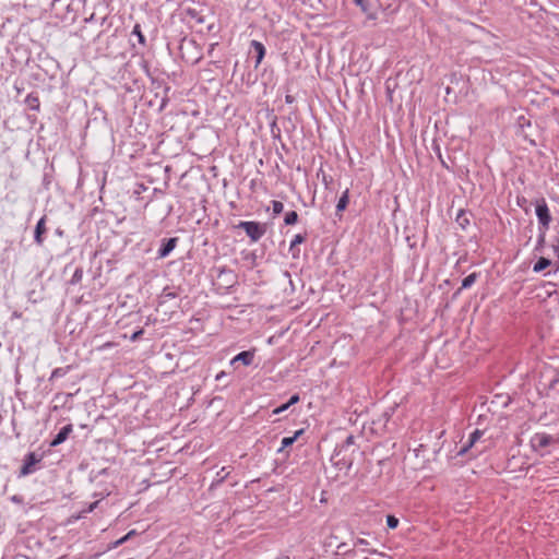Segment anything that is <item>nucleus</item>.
I'll use <instances>...</instances> for the list:
<instances>
[{
    "label": "nucleus",
    "mask_w": 559,
    "mask_h": 559,
    "mask_svg": "<svg viewBox=\"0 0 559 559\" xmlns=\"http://www.w3.org/2000/svg\"><path fill=\"white\" fill-rule=\"evenodd\" d=\"M354 445V436L349 435L344 441L337 443L331 456L332 464L338 469H349L353 465V459L348 454V449Z\"/></svg>",
    "instance_id": "f257e3e1"
},
{
    "label": "nucleus",
    "mask_w": 559,
    "mask_h": 559,
    "mask_svg": "<svg viewBox=\"0 0 559 559\" xmlns=\"http://www.w3.org/2000/svg\"><path fill=\"white\" fill-rule=\"evenodd\" d=\"M182 289L176 286H166L157 297V308L162 309L165 313L173 312L174 308H178L177 300L180 298Z\"/></svg>",
    "instance_id": "f03ea898"
},
{
    "label": "nucleus",
    "mask_w": 559,
    "mask_h": 559,
    "mask_svg": "<svg viewBox=\"0 0 559 559\" xmlns=\"http://www.w3.org/2000/svg\"><path fill=\"white\" fill-rule=\"evenodd\" d=\"M234 229H242L250 242H258L269 229V223L258 221H240L234 225Z\"/></svg>",
    "instance_id": "7ed1b4c3"
},
{
    "label": "nucleus",
    "mask_w": 559,
    "mask_h": 559,
    "mask_svg": "<svg viewBox=\"0 0 559 559\" xmlns=\"http://www.w3.org/2000/svg\"><path fill=\"white\" fill-rule=\"evenodd\" d=\"M213 271L216 272L217 282L213 283L216 286V292L221 294L228 293L237 284V275L228 266L214 267Z\"/></svg>",
    "instance_id": "20e7f679"
},
{
    "label": "nucleus",
    "mask_w": 559,
    "mask_h": 559,
    "mask_svg": "<svg viewBox=\"0 0 559 559\" xmlns=\"http://www.w3.org/2000/svg\"><path fill=\"white\" fill-rule=\"evenodd\" d=\"M556 444H559V438L546 432H536L531 438V447L533 451L538 452L542 456L548 454L550 451L547 449Z\"/></svg>",
    "instance_id": "39448f33"
},
{
    "label": "nucleus",
    "mask_w": 559,
    "mask_h": 559,
    "mask_svg": "<svg viewBox=\"0 0 559 559\" xmlns=\"http://www.w3.org/2000/svg\"><path fill=\"white\" fill-rule=\"evenodd\" d=\"M533 203L535 205V214L538 219V231L549 229L552 216L545 198L540 197L536 199Z\"/></svg>",
    "instance_id": "423d86ee"
},
{
    "label": "nucleus",
    "mask_w": 559,
    "mask_h": 559,
    "mask_svg": "<svg viewBox=\"0 0 559 559\" xmlns=\"http://www.w3.org/2000/svg\"><path fill=\"white\" fill-rule=\"evenodd\" d=\"M45 453L28 452L23 459V463L19 471V476L24 477L35 473L38 464L43 461Z\"/></svg>",
    "instance_id": "0eeeda50"
},
{
    "label": "nucleus",
    "mask_w": 559,
    "mask_h": 559,
    "mask_svg": "<svg viewBox=\"0 0 559 559\" xmlns=\"http://www.w3.org/2000/svg\"><path fill=\"white\" fill-rule=\"evenodd\" d=\"M123 39L116 33L109 35L106 39V46L103 49L104 56L109 58H117L119 56L124 57V52L121 50Z\"/></svg>",
    "instance_id": "6e6552de"
},
{
    "label": "nucleus",
    "mask_w": 559,
    "mask_h": 559,
    "mask_svg": "<svg viewBox=\"0 0 559 559\" xmlns=\"http://www.w3.org/2000/svg\"><path fill=\"white\" fill-rule=\"evenodd\" d=\"M266 55L265 46L259 40H251L249 56L254 60V69H258Z\"/></svg>",
    "instance_id": "1a4fd4ad"
},
{
    "label": "nucleus",
    "mask_w": 559,
    "mask_h": 559,
    "mask_svg": "<svg viewBox=\"0 0 559 559\" xmlns=\"http://www.w3.org/2000/svg\"><path fill=\"white\" fill-rule=\"evenodd\" d=\"M255 352H257L255 348H251L249 350L240 352L239 354H237L236 356H234L230 359L229 365L234 369L237 368L238 364H241L243 366H251L253 364V360H254V357H255Z\"/></svg>",
    "instance_id": "9d476101"
},
{
    "label": "nucleus",
    "mask_w": 559,
    "mask_h": 559,
    "mask_svg": "<svg viewBox=\"0 0 559 559\" xmlns=\"http://www.w3.org/2000/svg\"><path fill=\"white\" fill-rule=\"evenodd\" d=\"M178 242H179V237L163 238L160 240V246L157 250L156 258L157 259L167 258L174 251V249L177 247Z\"/></svg>",
    "instance_id": "9b49d317"
},
{
    "label": "nucleus",
    "mask_w": 559,
    "mask_h": 559,
    "mask_svg": "<svg viewBox=\"0 0 559 559\" xmlns=\"http://www.w3.org/2000/svg\"><path fill=\"white\" fill-rule=\"evenodd\" d=\"M46 222L47 216L43 215L35 225L34 242L39 247H41L45 242V236L47 234Z\"/></svg>",
    "instance_id": "f8f14e48"
},
{
    "label": "nucleus",
    "mask_w": 559,
    "mask_h": 559,
    "mask_svg": "<svg viewBox=\"0 0 559 559\" xmlns=\"http://www.w3.org/2000/svg\"><path fill=\"white\" fill-rule=\"evenodd\" d=\"M350 201V191L346 188L337 200L335 205V217L340 221L343 218L344 212L347 210Z\"/></svg>",
    "instance_id": "ddd939ff"
},
{
    "label": "nucleus",
    "mask_w": 559,
    "mask_h": 559,
    "mask_svg": "<svg viewBox=\"0 0 559 559\" xmlns=\"http://www.w3.org/2000/svg\"><path fill=\"white\" fill-rule=\"evenodd\" d=\"M131 47H132L131 57L132 58H139V64L141 67V69L144 71L146 76L152 81V83H155V79H154V76H153V74L151 72L150 61L144 57V55L142 52H140L135 48L134 44H131Z\"/></svg>",
    "instance_id": "4468645a"
},
{
    "label": "nucleus",
    "mask_w": 559,
    "mask_h": 559,
    "mask_svg": "<svg viewBox=\"0 0 559 559\" xmlns=\"http://www.w3.org/2000/svg\"><path fill=\"white\" fill-rule=\"evenodd\" d=\"M72 431H73L72 424H68V425L63 426L58 431V433L55 435V437L51 439V441L49 442V447L55 448V447H58L59 444L63 443L70 437Z\"/></svg>",
    "instance_id": "2eb2a0df"
},
{
    "label": "nucleus",
    "mask_w": 559,
    "mask_h": 559,
    "mask_svg": "<svg viewBox=\"0 0 559 559\" xmlns=\"http://www.w3.org/2000/svg\"><path fill=\"white\" fill-rule=\"evenodd\" d=\"M72 397H73L72 393H63V392L56 393L52 399L53 409L55 411H57L59 408L70 409L72 406L68 405V404L71 402Z\"/></svg>",
    "instance_id": "dca6fc26"
},
{
    "label": "nucleus",
    "mask_w": 559,
    "mask_h": 559,
    "mask_svg": "<svg viewBox=\"0 0 559 559\" xmlns=\"http://www.w3.org/2000/svg\"><path fill=\"white\" fill-rule=\"evenodd\" d=\"M182 20L187 21L188 23L194 21L197 24L204 23V16L201 14V12L195 8H186L181 11Z\"/></svg>",
    "instance_id": "f3484780"
},
{
    "label": "nucleus",
    "mask_w": 559,
    "mask_h": 559,
    "mask_svg": "<svg viewBox=\"0 0 559 559\" xmlns=\"http://www.w3.org/2000/svg\"><path fill=\"white\" fill-rule=\"evenodd\" d=\"M396 407L397 405H393V406H390L388 408H385L377 419H373L372 420V424L373 425H377V426H380L381 428H384L386 426V424L390 421V419L392 418V416L394 415L395 411H396Z\"/></svg>",
    "instance_id": "a211bd4d"
},
{
    "label": "nucleus",
    "mask_w": 559,
    "mask_h": 559,
    "mask_svg": "<svg viewBox=\"0 0 559 559\" xmlns=\"http://www.w3.org/2000/svg\"><path fill=\"white\" fill-rule=\"evenodd\" d=\"M24 103L29 110H33V111L40 110V100H39L38 94L36 92H32V93L27 94Z\"/></svg>",
    "instance_id": "6ab92c4d"
},
{
    "label": "nucleus",
    "mask_w": 559,
    "mask_h": 559,
    "mask_svg": "<svg viewBox=\"0 0 559 559\" xmlns=\"http://www.w3.org/2000/svg\"><path fill=\"white\" fill-rule=\"evenodd\" d=\"M468 216H472V213L469 211L461 209L455 217V222L463 230L467 229V227L469 226Z\"/></svg>",
    "instance_id": "aec40b11"
},
{
    "label": "nucleus",
    "mask_w": 559,
    "mask_h": 559,
    "mask_svg": "<svg viewBox=\"0 0 559 559\" xmlns=\"http://www.w3.org/2000/svg\"><path fill=\"white\" fill-rule=\"evenodd\" d=\"M138 535H139V533L135 530H131L126 535H123L121 538L110 543L108 545L107 549L111 550V549L118 548L119 546L131 540L134 536H138Z\"/></svg>",
    "instance_id": "412c9836"
},
{
    "label": "nucleus",
    "mask_w": 559,
    "mask_h": 559,
    "mask_svg": "<svg viewBox=\"0 0 559 559\" xmlns=\"http://www.w3.org/2000/svg\"><path fill=\"white\" fill-rule=\"evenodd\" d=\"M432 151L436 154V156L439 159V162L441 163L442 167L448 169V170H451L450 165L443 158V154L441 153V146H440V143H439V141L437 139H435L432 141Z\"/></svg>",
    "instance_id": "4be33fe9"
},
{
    "label": "nucleus",
    "mask_w": 559,
    "mask_h": 559,
    "mask_svg": "<svg viewBox=\"0 0 559 559\" xmlns=\"http://www.w3.org/2000/svg\"><path fill=\"white\" fill-rule=\"evenodd\" d=\"M552 264V261L546 257H539L533 265V272L540 273Z\"/></svg>",
    "instance_id": "5701e85b"
},
{
    "label": "nucleus",
    "mask_w": 559,
    "mask_h": 559,
    "mask_svg": "<svg viewBox=\"0 0 559 559\" xmlns=\"http://www.w3.org/2000/svg\"><path fill=\"white\" fill-rule=\"evenodd\" d=\"M230 376H231V373L226 372V371H219V372L215 376V380L222 384V385L218 388L219 390H224V389H226L227 386H229V384H230V382H231V380H230Z\"/></svg>",
    "instance_id": "b1692460"
},
{
    "label": "nucleus",
    "mask_w": 559,
    "mask_h": 559,
    "mask_svg": "<svg viewBox=\"0 0 559 559\" xmlns=\"http://www.w3.org/2000/svg\"><path fill=\"white\" fill-rule=\"evenodd\" d=\"M532 122L528 118L520 116L518 119V126L521 129L525 140H528L531 144L536 145L535 141L530 139L528 134L524 132L525 127H531Z\"/></svg>",
    "instance_id": "393cba45"
},
{
    "label": "nucleus",
    "mask_w": 559,
    "mask_h": 559,
    "mask_svg": "<svg viewBox=\"0 0 559 559\" xmlns=\"http://www.w3.org/2000/svg\"><path fill=\"white\" fill-rule=\"evenodd\" d=\"M131 35H133V36H135V37H136L139 45H141L142 47H146V46H147L146 37H145V35L143 34L142 28H141V25H140L139 23H136V24L133 26V29H132V32H131Z\"/></svg>",
    "instance_id": "a878e982"
},
{
    "label": "nucleus",
    "mask_w": 559,
    "mask_h": 559,
    "mask_svg": "<svg viewBox=\"0 0 559 559\" xmlns=\"http://www.w3.org/2000/svg\"><path fill=\"white\" fill-rule=\"evenodd\" d=\"M229 474H230V466L222 467L221 471L217 472L216 478L212 483L211 487H214V486H217V485H221L222 483H224L225 479L229 476Z\"/></svg>",
    "instance_id": "bb28decb"
},
{
    "label": "nucleus",
    "mask_w": 559,
    "mask_h": 559,
    "mask_svg": "<svg viewBox=\"0 0 559 559\" xmlns=\"http://www.w3.org/2000/svg\"><path fill=\"white\" fill-rule=\"evenodd\" d=\"M548 229H544V231H538L537 241L534 248V253H542L545 245H546V233Z\"/></svg>",
    "instance_id": "cd10ccee"
},
{
    "label": "nucleus",
    "mask_w": 559,
    "mask_h": 559,
    "mask_svg": "<svg viewBox=\"0 0 559 559\" xmlns=\"http://www.w3.org/2000/svg\"><path fill=\"white\" fill-rule=\"evenodd\" d=\"M71 366H66L53 369L48 381L53 382V380L64 377L71 370Z\"/></svg>",
    "instance_id": "c85d7f7f"
},
{
    "label": "nucleus",
    "mask_w": 559,
    "mask_h": 559,
    "mask_svg": "<svg viewBox=\"0 0 559 559\" xmlns=\"http://www.w3.org/2000/svg\"><path fill=\"white\" fill-rule=\"evenodd\" d=\"M478 277H479V273H476V272H473L469 275H467L466 277H464L462 280L461 289H467V288L472 287L475 284V282L478 280Z\"/></svg>",
    "instance_id": "c756f323"
},
{
    "label": "nucleus",
    "mask_w": 559,
    "mask_h": 559,
    "mask_svg": "<svg viewBox=\"0 0 559 559\" xmlns=\"http://www.w3.org/2000/svg\"><path fill=\"white\" fill-rule=\"evenodd\" d=\"M299 221V214L296 211L286 212L284 215V225L293 226Z\"/></svg>",
    "instance_id": "7c9ffc66"
},
{
    "label": "nucleus",
    "mask_w": 559,
    "mask_h": 559,
    "mask_svg": "<svg viewBox=\"0 0 559 559\" xmlns=\"http://www.w3.org/2000/svg\"><path fill=\"white\" fill-rule=\"evenodd\" d=\"M241 82L246 86H252L257 82V75H254L251 71L243 73L241 76Z\"/></svg>",
    "instance_id": "2f4dec72"
},
{
    "label": "nucleus",
    "mask_w": 559,
    "mask_h": 559,
    "mask_svg": "<svg viewBox=\"0 0 559 559\" xmlns=\"http://www.w3.org/2000/svg\"><path fill=\"white\" fill-rule=\"evenodd\" d=\"M82 277H83V269L81 266L76 267L72 277L70 278L69 281V284L70 285H78L81 283L82 281Z\"/></svg>",
    "instance_id": "473e14b6"
},
{
    "label": "nucleus",
    "mask_w": 559,
    "mask_h": 559,
    "mask_svg": "<svg viewBox=\"0 0 559 559\" xmlns=\"http://www.w3.org/2000/svg\"><path fill=\"white\" fill-rule=\"evenodd\" d=\"M484 435V431L480 430V429H475L468 437V440L467 442L469 443V445H475L476 442L483 437Z\"/></svg>",
    "instance_id": "72a5a7b5"
},
{
    "label": "nucleus",
    "mask_w": 559,
    "mask_h": 559,
    "mask_svg": "<svg viewBox=\"0 0 559 559\" xmlns=\"http://www.w3.org/2000/svg\"><path fill=\"white\" fill-rule=\"evenodd\" d=\"M308 231L305 230L304 233L296 234L290 242H295V245L300 246L308 240Z\"/></svg>",
    "instance_id": "f704fd0d"
},
{
    "label": "nucleus",
    "mask_w": 559,
    "mask_h": 559,
    "mask_svg": "<svg viewBox=\"0 0 559 559\" xmlns=\"http://www.w3.org/2000/svg\"><path fill=\"white\" fill-rule=\"evenodd\" d=\"M271 205L273 216L280 215L284 211V204L281 201L273 200Z\"/></svg>",
    "instance_id": "c9c22d12"
},
{
    "label": "nucleus",
    "mask_w": 559,
    "mask_h": 559,
    "mask_svg": "<svg viewBox=\"0 0 559 559\" xmlns=\"http://www.w3.org/2000/svg\"><path fill=\"white\" fill-rule=\"evenodd\" d=\"M400 520L394 514L386 515V526L390 530H395L399 526Z\"/></svg>",
    "instance_id": "e433bc0d"
},
{
    "label": "nucleus",
    "mask_w": 559,
    "mask_h": 559,
    "mask_svg": "<svg viewBox=\"0 0 559 559\" xmlns=\"http://www.w3.org/2000/svg\"><path fill=\"white\" fill-rule=\"evenodd\" d=\"M288 251L292 259L298 260L300 258V248L299 246L295 245V242H290Z\"/></svg>",
    "instance_id": "4c0bfd02"
},
{
    "label": "nucleus",
    "mask_w": 559,
    "mask_h": 559,
    "mask_svg": "<svg viewBox=\"0 0 559 559\" xmlns=\"http://www.w3.org/2000/svg\"><path fill=\"white\" fill-rule=\"evenodd\" d=\"M296 441L294 440L293 436L290 437H284L281 442V448L278 449V452H282L286 448L292 447Z\"/></svg>",
    "instance_id": "58836bf2"
},
{
    "label": "nucleus",
    "mask_w": 559,
    "mask_h": 559,
    "mask_svg": "<svg viewBox=\"0 0 559 559\" xmlns=\"http://www.w3.org/2000/svg\"><path fill=\"white\" fill-rule=\"evenodd\" d=\"M147 190V187L144 183H136L134 190H133V197L136 200H140L141 194Z\"/></svg>",
    "instance_id": "ea45409f"
},
{
    "label": "nucleus",
    "mask_w": 559,
    "mask_h": 559,
    "mask_svg": "<svg viewBox=\"0 0 559 559\" xmlns=\"http://www.w3.org/2000/svg\"><path fill=\"white\" fill-rule=\"evenodd\" d=\"M337 550H338V551H342V554H343L344 556H353V555H355V550H354V549H352V548H348L346 543H341V544L337 546Z\"/></svg>",
    "instance_id": "a19ab883"
},
{
    "label": "nucleus",
    "mask_w": 559,
    "mask_h": 559,
    "mask_svg": "<svg viewBox=\"0 0 559 559\" xmlns=\"http://www.w3.org/2000/svg\"><path fill=\"white\" fill-rule=\"evenodd\" d=\"M320 174L322 175V182L325 186V188L328 189L329 186L333 182V178H332V176L326 175L322 169L319 170L318 177L320 176Z\"/></svg>",
    "instance_id": "79ce46f5"
},
{
    "label": "nucleus",
    "mask_w": 559,
    "mask_h": 559,
    "mask_svg": "<svg viewBox=\"0 0 559 559\" xmlns=\"http://www.w3.org/2000/svg\"><path fill=\"white\" fill-rule=\"evenodd\" d=\"M354 3L361 9L362 12H368L370 2L369 0H353Z\"/></svg>",
    "instance_id": "37998d69"
},
{
    "label": "nucleus",
    "mask_w": 559,
    "mask_h": 559,
    "mask_svg": "<svg viewBox=\"0 0 559 559\" xmlns=\"http://www.w3.org/2000/svg\"><path fill=\"white\" fill-rule=\"evenodd\" d=\"M552 250L555 255L557 257L555 272H559V238H556V243L552 245Z\"/></svg>",
    "instance_id": "c03bdc74"
},
{
    "label": "nucleus",
    "mask_w": 559,
    "mask_h": 559,
    "mask_svg": "<svg viewBox=\"0 0 559 559\" xmlns=\"http://www.w3.org/2000/svg\"><path fill=\"white\" fill-rule=\"evenodd\" d=\"M271 132L274 139H281V129L276 126V118L271 124Z\"/></svg>",
    "instance_id": "a18cd8bd"
},
{
    "label": "nucleus",
    "mask_w": 559,
    "mask_h": 559,
    "mask_svg": "<svg viewBox=\"0 0 559 559\" xmlns=\"http://www.w3.org/2000/svg\"><path fill=\"white\" fill-rule=\"evenodd\" d=\"M472 448H473V445H469V443L466 442L464 445L461 447V449L457 451L456 455L457 456L466 455L471 451Z\"/></svg>",
    "instance_id": "49530a36"
},
{
    "label": "nucleus",
    "mask_w": 559,
    "mask_h": 559,
    "mask_svg": "<svg viewBox=\"0 0 559 559\" xmlns=\"http://www.w3.org/2000/svg\"><path fill=\"white\" fill-rule=\"evenodd\" d=\"M516 204L523 209L525 212H527V207H526V204H527V199L523 195H518L516 197Z\"/></svg>",
    "instance_id": "de8ad7c7"
},
{
    "label": "nucleus",
    "mask_w": 559,
    "mask_h": 559,
    "mask_svg": "<svg viewBox=\"0 0 559 559\" xmlns=\"http://www.w3.org/2000/svg\"><path fill=\"white\" fill-rule=\"evenodd\" d=\"M288 408H289V406H287L286 403H283L272 411V415H280V414L286 412Z\"/></svg>",
    "instance_id": "09e8293b"
},
{
    "label": "nucleus",
    "mask_w": 559,
    "mask_h": 559,
    "mask_svg": "<svg viewBox=\"0 0 559 559\" xmlns=\"http://www.w3.org/2000/svg\"><path fill=\"white\" fill-rule=\"evenodd\" d=\"M299 401H300V395H299L298 393H295V394H293V395L289 397V400L286 402V405L290 407V406H293V405H295V404L299 403Z\"/></svg>",
    "instance_id": "8fccbe9b"
},
{
    "label": "nucleus",
    "mask_w": 559,
    "mask_h": 559,
    "mask_svg": "<svg viewBox=\"0 0 559 559\" xmlns=\"http://www.w3.org/2000/svg\"><path fill=\"white\" fill-rule=\"evenodd\" d=\"M559 384V373H557L549 382V389L558 390L557 385Z\"/></svg>",
    "instance_id": "3c124183"
},
{
    "label": "nucleus",
    "mask_w": 559,
    "mask_h": 559,
    "mask_svg": "<svg viewBox=\"0 0 559 559\" xmlns=\"http://www.w3.org/2000/svg\"><path fill=\"white\" fill-rule=\"evenodd\" d=\"M10 500L13 502V503H16V504H23L24 503V498L23 496L21 495H13L10 497Z\"/></svg>",
    "instance_id": "603ef678"
},
{
    "label": "nucleus",
    "mask_w": 559,
    "mask_h": 559,
    "mask_svg": "<svg viewBox=\"0 0 559 559\" xmlns=\"http://www.w3.org/2000/svg\"><path fill=\"white\" fill-rule=\"evenodd\" d=\"M144 334V330L143 329H139L136 331L133 332V334L131 335V341H138L142 337V335Z\"/></svg>",
    "instance_id": "864d4df0"
},
{
    "label": "nucleus",
    "mask_w": 559,
    "mask_h": 559,
    "mask_svg": "<svg viewBox=\"0 0 559 559\" xmlns=\"http://www.w3.org/2000/svg\"><path fill=\"white\" fill-rule=\"evenodd\" d=\"M51 178H52V176H51L50 174H48V173H45V174H44V177H43V185H44V187H45V188H47V189H48V187H49V185H50V182H51Z\"/></svg>",
    "instance_id": "5fc2aeb1"
},
{
    "label": "nucleus",
    "mask_w": 559,
    "mask_h": 559,
    "mask_svg": "<svg viewBox=\"0 0 559 559\" xmlns=\"http://www.w3.org/2000/svg\"><path fill=\"white\" fill-rule=\"evenodd\" d=\"M407 245L411 249H415L417 246V242L415 240V236H406Z\"/></svg>",
    "instance_id": "6e6d98bb"
},
{
    "label": "nucleus",
    "mask_w": 559,
    "mask_h": 559,
    "mask_svg": "<svg viewBox=\"0 0 559 559\" xmlns=\"http://www.w3.org/2000/svg\"><path fill=\"white\" fill-rule=\"evenodd\" d=\"M168 100H169V99H168V97H167V96H165V97H163V98H162V100H160V105H159V108H158V109H159V111H162V110L166 107V105L168 104Z\"/></svg>",
    "instance_id": "4d7b16f0"
},
{
    "label": "nucleus",
    "mask_w": 559,
    "mask_h": 559,
    "mask_svg": "<svg viewBox=\"0 0 559 559\" xmlns=\"http://www.w3.org/2000/svg\"><path fill=\"white\" fill-rule=\"evenodd\" d=\"M304 433H305V429L304 428H301L299 430H296L295 433L293 435L294 440L296 441Z\"/></svg>",
    "instance_id": "13d9d810"
},
{
    "label": "nucleus",
    "mask_w": 559,
    "mask_h": 559,
    "mask_svg": "<svg viewBox=\"0 0 559 559\" xmlns=\"http://www.w3.org/2000/svg\"><path fill=\"white\" fill-rule=\"evenodd\" d=\"M249 259L251 260V263H252L253 265H255V253H254V252H250V253L245 258V260H249Z\"/></svg>",
    "instance_id": "bf43d9fd"
},
{
    "label": "nucleus",
    "mask_w": 559,
    "mask_h": 559,
    "mask_svg": "<svg viewBox=\"0 0 559 559\" xmlns=\"http://www.w3.org/2000/svg\"><path fill=\"white\" fill-rule=\"evenodd\" d=\"M295 102V97L290 94H286L285 96V103L286 104H293Z\"/></svg>",
    "instance_id": "052dcab7"
},
{
    "label": "nucleus",
    "mask_w": 559,
    "mask_h": 559,
    "mask_svg": "<svg viewBox=\"0 0 559 559\" xmlns=\"http://www.w3.org/2000/svg\"><path fill=\"white\" fill-rule=\"evenodd\" d=\"M173 210H174L173 204H169V205H168V207H167V212H166L165 216L163 217V219H165V218H167L168 216H170V215H171V213H173Z\"/></svg>",
    "instance_id": "680f3d73"
},
{
    "label": "nucleus",
    "mask_w": 559,
    "mask_h": 559,
    "mask_svg": "<svg viewBox=\"0 0 559 559\" xmlns=\"http://www.w3.org/2000/svg\"><path fill=\"white\" fill-rule=\"evenodd\" d=\"M425 448L426 447L424 444H419V447L417 449H415V455L419 456V453H421V451H424Z\"/></svg>",
    "instance_id": "e2e57ef3"
},
{
    "label": "nucleus",
    "mask_w": 559,
    "mask_h": 559,
    "mask_svg": "<svg viewBox=\"0 0 559 559\" xmlns=\"http://www.w3.org/2000/svg\"><path fill=\"white\" fill-rule=\"evenodd\" d=\"M357 545H368V540L364 538H357V540L355 542V546Z\"/></svg>",
    "instance_id": "0e129e2a"
},
{
    "label": "nucleus",
    "mask_w": 559,
    "mask_h": 559,
    "mask_svg": "<svg viewBox=\"0 0 559 559\" xmlns=\"http://www.w3.org/2000/svg\"><path fill=\"white\" fill-rule=\"evenodd\" d=\"M462 290L463 289H461V287H460L456 292H454L453 295L451 296V300L452 301L455 300L460 296Z\"/></svg>",
    "instance_id": "69168bd1"
},
{
    "label": "nucleus",
    "mask_w": 559,
    "mask_h": 559,
    "mask_svg": "<svg viewBox=\"0 0 559 559\" xmlns=\"http://www.w3.org/2000/svg\"><path fill=\"white\" fill-rule=\"evenodd\" d=\"M108 474V468H103L100 471H98L96 474H95V477H98L100 475H107Z\"/></svg>",
    "instance_id": "338daca9"
},
{
    "label": "nucleus",
    "mask_w": 559,
    "mask_h": 559,
    "mask_svg": "<svg viewBox=\"0 0 559 559\" xmlns=\"http://www.w3.org/2000/svg\"><path fill=\"white\" fill-rule=\"evenodd\" d=\"M130 67H131V62H130V61H127V62H124V63H123V66H122V70H123V71H128Z\"/></svg>",
    "instance_id": "774afa93"
}]
</instances>
